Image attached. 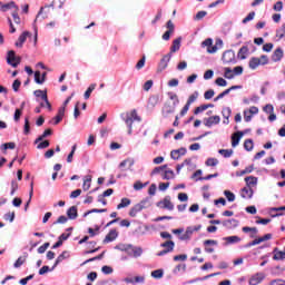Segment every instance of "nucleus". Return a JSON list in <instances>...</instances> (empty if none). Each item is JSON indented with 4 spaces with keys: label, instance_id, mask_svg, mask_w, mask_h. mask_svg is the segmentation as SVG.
I'll list each match as a JSON object with an SVG mask.
<instances>
[{
    "label": "nucleus",
    "instance_id": "obj_1",
    "mask_svg": "<svg viewBox=\"0 0 285 285\" xmlns=\"http://www.w3.org/2000/svg\"><path fill=\"white\" fill-rule=\"evenodd\" d=\"M116 250H121V253H127L129 257H141L144 249L141 247H135L130 244H119L116 245Z\"/></svg>",
    "mask_w": 285,
    "mask_h": 285
},
{
    "label": "nucleus",
    "instance_id": "obj_2",
    "mask_svg": "<svg viewBox=\"0 0 285 285\" xmlns=\"http://www.w3.org/2000/svg\"><path fill=\"white\" fill-rule=\"evenodd\" d=\"M150 208V198H145L140 203L136 204L134 207L129 210V217H137L138 213H141V210Z\"/></svg>",
    "mask_w": 285,
    "mask_h": 285
},
{
    "label": "nucleus",
    "instance_id": "obj_3",
    "mask_svg": "<svg viewBox=\"0 0 285 285\" xmlns=\"http://www.w3.org/2000/svg\"><path fill=\"white\" fill-rule=\"evenodd\" d=\"M125 124L128 128V135H132V124L134 121H141V117L137 115V110H131L130 114H126V118H124Z\"/></svg>",
    "mask_w": 285,
    "mask_h": 285
},
{
    "label": "nucleus",
    "instance_id": "obj_4",
    "mask_svg": "<svg viewBox=\"0 0 285 285\" xmlns=\"http://www.w3.org/2000/svg\"><path fill=\"white\" fill-rule=\"evenodd\" d=\"M7 63L12 68H18L19 63H21V57H17L14 50L8 51Z\"/></svg>",
    "mask_w": 285,
    "mask_h": 285
},
{
    "label": "nucleus",
    "instance_id": "obj_5",
    "mask_svg": "<svg viewBox=\"0 0 285 285\" xmlns=\"http://www.w3.org/2000/svg\"><path fill=\"white\" fill-rule=\"evenodd\" d=\"M170 59H173L171 53L165 55L161 59L160 62L158 63L157 71L158 72H164L168 68V63H170Z\"/></svg>",
    "mask_w": 285,
    "mask_h": 285
},
{
    "label": "nucleus",
    "instance_id": "obj_6",
    "mask_svg": "<svg viewBox=\"0 0 285 285\" xmlns=\"http://www.w3.org/2000/svg\"><path fill=\"white\" fill-rule=\"evenodd\" d=\"M222 59L224 63H237V59L235 58V51H233L232 49L226 50L223 53Z\"/></svg>",
    "mask_w": 285,
    "mask_h": 285
},
{
    "label": "nucleus",
    "instance_id": "obj_7",
    "mask_svg": "<svg viewBox=\"0 0 285 285\" xmlns=\"http://www.w3.org/2000/svg\"><path fill=\"white\" fill-rule=\"evenodd\" d=\"M33 95L35 97H40L42 101L46 102L48 110H52V105L50 104V100H48V91L38 89L33 91Z\"/></svg>",
    "mask_w": 285,
    "mask_h": 285
},
{
    "label": "nucleus",
    "instance_id": "obj_8",
    "mask_svg": "<svg viewBox=\"0 0 285 285\" xmlns=\"http://www.w3.org/2000/svg\"><path fill=\"white\" fill-rule=\"evenodd\" d=\"M222 118L219 116H210L208 118H204V126L207 128H213V126L219 125Z\"/></svg>",
    "mask_w": 285,
    "mask_h": 285
},
{
    "label": "nucleus",
    "instance_id": "obj_9",
    "mask_svg": "<svg viewBox=\"0 0 285 285\" xmlns=\"http://www.w3.org/2000/svg\"><path fill=\"white\" fill-rule=\"evenodd\" d=\"M246 132H248V129H246L245 131H236L232 136V147L233 148H237V146H239V141H242V138L244 137V135H246Z\"/></svg>",
    "mask_w": 285,
    "mask_h": 285
},
{
    "label": "nucleus",
    "instance_id": "obj_10",
    "mask_svg": "<svg viewBox=\"0 0 285 285\" xmlns=\"http://www.w3.org/2000/svg\"><path fill=\"white\" fill-rule=\"evenodd\" d=\"M186 153H188V150L186 149V147H181L179 149H174L170 153V157L171 159H174L175 161H177L180 157H184V155H186Z\"/></svg>",
    "mask_w": 285,
    "mask_h": 285
},
{
    "label": "nucleus",
    "instance_id": "obj_11",
    "mask_svg": "<svg viewBox=\"0 0 285 285\" xmlns=\"http://www.w3.org/2000/svg\"><path fill=\"white\" fill-rule=\"evenodd\" d=\"M163 208H166L167 210H175V205L173 202H170V196H166L164 200H160L157 203V206H161Z\"/></svg>",
    "mask_w": 285,
    "mask_h": 285
},
{
    "label": "nucleus",
    "instance_id": "obj_12",
    "mask_svg": "<svg viewBox=\"0 0 285 285\" xmlns=\"http://www.w3.org/2000/svg\"><path fill=\"white\" fill-rule=\"evenodd\" d=\"M119 237V233L117 229H110L109 233L106 235L105 239L102 240V244H110V242H115Z\"/></svg>",
    "mask_w": 285,
    "mask_h": 285
},
{
    "label": "nucleus",
    "instance_id": "obj_13",
    "mask_svg": "<svg viewBox=\"0 0 285 285\" xmlns=\"http://www.w3.org/2000/svg\"><path fill=\"white\" fill-rule=\"evenodd\" d=\"M28 37H32V33L30 31H23L21 36L18 38V41L16 42L17 48H23V43H26V40Z\"/></svg>",
    "mask_w": 285,
    "mask_h": 285
},
{
    "label": "nucleus",
    "instance_id": "obj_14",
    "mask_svg": "<svg viewBox=\"0 0 285 285\" xmlns=\"http://www.w3.org/2000/svg\"><path fill=\"white\" fill-rule=\"evenodd\" d=\"M70 257V253L68 250H63L56 259L52 271H55L63 259H68Z\"/></svg>",
    "mask_w": 285,
    "mask_h": 285
},
{
    "label": "nucleus",
    "instance_id": "obj_15",
    "mask_svg": "<svg viewBox=\"0 0 285 285\" xmlns=\"http://www.w3.org/2000/svg\"><path fill=\"white\" fill-rule=\"evenodd\" d=\"M175 108H177V106L166 104L163 107V111H161L163 112V117H165V118L170 117V115H173L175 112Z\"/></svg>",
    "mask_w": 285,
    "mask_h": 285
},
{
    "label": "nucleus",
    "instance_id": "obj_16",
    "mask_svg": "<svg viewBox=\"0 0 285 285\" xmlns=\"http://www.w3.org/2000/svg\"><path fill=\"white\" fill-rule=\"evenodd\" d=\"M222 224L225 228L233 229L239 226V220L232 218V219L223 220Z\"/></svg>",
    "mask_w": 285,
    "mask_h": 285
},
{
    "label": "nucleus",
    "instance_id": "obj_17",
    "mask_svg": "<svg viewBox=\"0 0 285 285\" xmlns=\"http://www.w3.org/2000/svg\"><path fill=\"white\" fill-rule=\"evenodd\" d=\"M282 59H284V50L278 47L272 55V61L277 63V61H282Z\"/></svg>",
    "mask_w": 285,
    "mask_h": 285
},
{
    "label": "nucleus",
    "instance_id": "obj_18",
    "mask_svg": "<svg viewBox=\"0 0 285 285\" xmlns=\"http://www.w3.org/2000/svg\"><path fill=\"white\" fill-rule=\"evenodd\" d=\"M195 233V229H193L191 226L186 228V232L180 235L178 238L180 239V242H188V239H190V237H193V234Z\"/></svg>",
    "mask_w": 285,
    "mask_h": 285
},
{
    "label": "nucleus",
    "instance_id": "obj_19",
    "mask_svg": "<svg viewBox=\"0 0 285 285\" xmlns=\"http://www.w3.org/2000/svg\"><path fill=\"white\" fill-rule=\"evenodd\" d=\"M217 240L215 239H207L204 242V246H205V253H215V248L213 247H208V246H217Z\"/></svg>",
    "mask_w": 285,
    "mask_h": 285
},
{
    "label": "nucleus",
    "instance_id": "obj_20",
    "mask_svg": "<svg viewBox=\"0 0 285 285\" xmlns=\"http://www.w3.org/2000/svg\"><path fill=\"white\" fill-rule=\"evenodd\" d=\"M253 195H254V191H253V188L246 186L242 189V193H240V197H243V199H253Z\"/></svg>",
    "mask_w": 285,
    "mask_h": 285
},
{
    "label": "nucleus",
    "instance_id": "obj_21",
    "mask_svg": "<svg viewBox=\"0 0 285 285\" xmlns=\"http://www.w3.org/2000/svg\"><path fill=\"white\" fill-rule=\"evenodd\" d=\"M248 66H249L250 70H257V68H259V66H262V60L257 57H252L249 59Z\"/></svg>",
    "mask_w": 285,
    "mask_h": 285
},
{
    "label": "nucleus",
    "instance_id": "obj_22",
    "mask_svg": "<svg viewBox=\"0 0 285 285\" xmlns=\"http://www.w3.org/2000/svg\"><path fill=\"white\" fill-rule=\"evenodd\" d=\"M179 48H181V37H178L173 41V45L170 47V52L168 55H173V52L179 51Z\"/></svg>",
    "mask_w": 285,
    "mask_h": 285
},
{
    "label": "nucleus",
    "instance_id": "obj_23",
    "mask_svg": "<svg viewBox=\"0 0 285 285\" xmlns=\"http://www.w3.org/2000/svg\"><path fill=\"white\" fill-rule=\"evenodd\" d=\"M263 281H264V274L258 273V274L250 277L249 285L262 284Z\"/></svg>",
    "mask_w": 285,
    "mask_h": 285
},
{
    "label": "nucleus",
    "instance_id": "obj_24",
    "mask_svg": "<svg viewBox=\"0 0 285 285\" xmlns=\"http://www.w3.org/2000/svg\"><path fill=\"white\" fill-rule=\"evenodd\" d=\"M67 216H68V219H77V217H79V214L77 212V206H71L67 210Z\"/></svg>",
    "mask_w": 285,
    "mask_h": 285
},
{
    "label": "nucleus",
    "instance_id": "obj_25",
    "mask_svg": "<svg viewBox=\"0 0 285 285\" xmlns=\"http://www.w3.org/2000/svg\"><path fill=\"white\" fill-rule=\"evenodd\" d=\"M12 8H16L18 10L19 8L14 3V1H10L8 3L2 4L1 3V12H8V10H12Z\"/></svg>",
    "mask_w": 285,
    "mask_h": 285
},
{
    "label": "nucleus",
    "instance_id": "obj_26",
    "mask_svg": "<svg viewBox=\"0 0 285 285\" xmlns=\"http://www.w3.org/2000/svg\"><path fill=\"white\" fill-rule=\"evenodd\" d=\"M160 247L165 248V250H169V253H173V250H175V242L167 240V242L160 244Z\"/></svg>",
    "mask_w": 285,
    "mask_h": 285
},
{
    "label": "nucleus",
    "instance_id": "obj_27",
    "mask_svg": "<svg viewBox=\"0 0 285 285\" xmlns=\"http://www.w3.org/2000/svg\"><path fill=\"white\" fill-rule=\"evenodd\" d=\"M126 166H128V168H132L135 166V159L128 158L119 164V168H126Z\"/></svg>",
    "mask_w": 285,
    "mask_h": 285
},
{
    "label": "nucleus",
    "instance_id": "obj_28",
    "mask_svg": "<svg viewBox=\"0 0 285 285\" xmlns=\"http://www.w3.org/2000/svg\"><path fill=\"white\" fill-rule=\"evenodd\" d=\"M253 170H255V168L253 165H250L240 171H236V177H244V175H248L253 173Z\"/></svg>",
    "mask_w": 285,
    "mask_h": 285
},
{
    "label": "nucleus",
    "instance_id": "obj_29",
    "mask_svg": "<svg viewBox=\"0 0 285 285\" xmlns=\"http://www.w3.org/2000/svg\"><path fill=\"white\" fill-rule=\"evenodd\" d=\"M32 195H35V183L31 181L30 184V191H29V200L24 205V210H28L30 203L32 202Z\"/></svg>",
    "mask_w": 285,
    "mask_h": 285
},
{
    "label": "nucleus",
    "instance_id": "obj_30",
    "mask_svg": "<svg viewBox=\"0 0 285 285\" xmlns=\"http://www.w3.org/2000/svg\"><path fill=\"white\" fill-rule=\"evenodd\" d=\"M246 55H248V46H243L237 53L238 59L244 60L246 59Z\"/></svg>",
    "mask_w": 285,
    "mask_h": 285
},
{
    "label": "nucleus",
    "instance_id": "obj_31",
    "mask_svg": "<svg viewBox=\"0 0 285 285\" xmlns=\"http://www.w3.org/2000/svg\"><path fill=\"white\" fill-rule=\"evenodd\" d=\"M246 186L250 188V186H257V177L255 176H247L245 177Z\"/></svg>",
    "mask_w": 285,
    "mask_h": 285
},
{
    "label": "nucleus",
    "instance_id": "obj_32",
    "mask_svg": "<svg viewBox=\"0 0 285 285\" xmlns=\"http://www.w3.org/2000/svg\"><path fill=\"white\" fill-rule=\"evenodd\" d=\"M226 244H239L242 242V238L239 236H227L224 238Z\"/></svg>",
    "mask_w": 285,
    "mask_h": 285
},
{
    "label": "nucleus",
    "instance_id": "obj_33",
    "mask_svg": "<svg viewBox=\"0 0 285 285\" xmlns=\"http://www.w3.org/2000/svg\"><path fill=\"white\" fill-rule=\"evenodd\" d=\"M163 179H174L175 178V171H173V169H164L163 171Z\"/></svg>",
    "mask_w": 285,
    "mask_h": 285
},
{
    "label": "nucleus",
    "instance_id": "obj_34",
    "mask_svg": "<svg viewBox=\"0 0 285 285\" xmlns=\"http://www.w3.org/2000/svg\"><path fill=\"white\" fill-rule=\"evenodd\" d=\"M273 259H275L276 262H279V259H285V253L284 250H277V248L274 249V256Z\"/></svg>",
    "mask_w": 285,
    "mask_h": 285
},
{
    "label": "nucleus",
    "instance_id": "obj_35",
    "mask_svg": "<svg viewBox=\"0 0 285 285\" xmlns=\"http://www.w3.org/2000/svg\"><path fill=\"white\" fill-rule=\"evenodd\" d=\"M166 168H168V165H163V166H159V167H156L153 169L151 171V176L153 175H164V170H166Z\"/></svg>",
    "mask_w": 285,
    "mask_h": 285
},
{
    "label": "nucleus",
    "instance_id": "obj_36",
    "mask_svg": "<svg viewBox=\"0 0 285 285\" xmlns=\"http://www.w3.org/2000/svg\"><path fill=\"white\" fill-rule=\"evenodd\" d=\"M97 88V83H91L88 89L85 91L83 98L90 99V95H92L94 90Z\"/></svg>",
    "mask_w": 285,
    "mask_h": 285
},
{
    "label": "nucleus",
    "instance_id": "obj_37",
    "mask_svg": "<svg viewBox=\"0 0 285 285\" xmlns=\"http://www.w3.org/2000/svg\"><path fill=\"white\" fill-rule=\"evenodd\" d=\"M215 177H219V174L218 173H215V174H209V175H207V176H205V177H198V178H196L195 180L196 181H209V179H215Z\"/></svg>",
    "mask_w": 285,
    "mask_h": 285
},
{
    "label": "nucleus",
    "instance_id": "obj_38",
    "mask_svg": "<svg viewBox=\"0 0 285 285\" xmlns=\"http://www.w3.org/2000/svg\"><path fill=\"white\" fill-rule=\"evenodd\" d=\"M224 77H225V79H235V73H234L233 69H230V67H226L224 69Z\"/></svg>",
    "mask_w": 285,
    "mask_h": 285
},
{
    "label": "nucleus",
    "instance_id": "obj_39",
    "mask_svg": "<svg viewBox=\"0 0 285 285\" xmlns=\"http://www.w3.org/2000/svg\"><path fill=\"white\" fill-rule=\"evenodd\" d=\"M26 257H28V254H24V257L23 256H20L13 264V266L16 268H21V266H23V264H26Z\"/></svg>",
    "mask_w": 285,
    "mask_h": 285
},
{
    "label": "nucleus",
    "instance_id": "obj_40",
    "mask_svg": "<svg viewBox=\"0 0 285 285\" xmlns=\"http://www.w3.org/2000/svg\"><path fill=\"white\" fill-rule=\"evenodd\" d=\"M130 204L129 198H122L120 204L117 205V209L121 210V208H128V205Z\"/></svg>",
    "mask_w": 285,
    "mask_h": 285
},
{
    "label": "nucleus",
    "instance_id": "obj_41",
    "mask_svg": "<svg viewBox=\"0 0 285 285\" xmlns=\"http://www.w3.org/2000/svg\"><path fill=\"white\" fill-rule=\"evenodd\" d=\"M219 155H223L225 159H228L229 157H233V149H219Z\"/></svg>",
    "mask_w": 285,
    "mask_h": 285
},
{
    "label": "nucleus",
    "instance_id": "obj_42",
    "mask_svg": "<svg viewBox=\"0 0 285 285\" xmlns=\"http://www.w3.org/2000/svg\"><path fill=\"white\" fill-rule=\"evenodd\" d=\"M222 115L224 119H230V115H233V110L230 109V107H225L222 110Z\"/></svg>",
    "mask_w": 285,
    "mask_h": 285
},
{
    "label": "nucleus",
    "instance_id": "obj_43",
    "mask_svg": "<svg viewBox=\"0 0 285 285\" xmlns=\"http://www.w3.org/2000/svg\"><path fill=\"white\" fill-rule=\"evenodd\" d=\"M17 147V145L14 142H6L2 144L0 149L1 150H14V148Z\"/></svg>",
    "mask_w": 285,
    "mask_h": 285
},
{
    "label": "nucleus",
    "instance_id": "obj_44",
    "mask_svg": "<svg viewBox=\"0 0 285 285\" xmlns=\"http://www.w3.org/2000/svg\"><path fill=\"white\" fill-rule=\"evenodd\" d=\"M151 277L155 279H161V277H164V269H155L151 272Z\"/></svg>",
    "mask_w": 285,
    "mask_h": 285
},
{
    "label": "nucleus",
    "instance_id": "obj_45",
    "mask_svg": "<svg viewBox=\"0 0 285 285\" xmlns=\"http://www.w3.org/2000/svg\"><path fill=\"white\" fill-rule=\"evenodd\" d=\"M244 148L247 150V153H250L254 148L253 139H246L244 142Z\"/></svg>",
    "mask_w": 285,
    "mask_h": 285
},
{
    "label": "nucleus",
    "instance_id": "obj_46",
    "mask_svg": "<svg viewBox=\"0 0 285 285\" xmlns=\"http://www.w3.org/2000/svg\"><path fill=\"white\" fill-rule=\"evenodd\" d=\"M23 135H30V118H24Z\"/></svg>",
    "mask_w": 285,
    "mask_h": 285
},
{
    "label": "nucleus",
    "instance_id": "obj_47",
    "mask_svg": "<svg viewBox=\"0 0 285 285\" xmlns=\"http://www.w3.org/2000/svg\"><path fill=\"white\" fill-rule=\"evenodd\" d=\"M92 181L91 176H87V178L83 180L82 190H90V183Z\"/></svg>",
    "mask_w": 285,
    "mask_h": 285
},
{
    "label": "nucleus",
    "instance_id": "obj_48",
    "mask_svg": "<svg viewBox=\"0 0 285 285\" xmlns=\"http://www.w3.org/2000/svg\"><path fill=\"white\" fill-rule=\"evenodd\" d=\"M146 186H148V183H141V180H137L135 184H134V190H141L144 188H146Z\"/></svg>",
    "mask_w": 285,
    "mask_h": 285
},
{
    "label": "nucleus",
    "instance_id": "obj_49",
    "mask_svg": "<svg viewBox=\"0 0 285 285\" xmlns=\"http://www.w3.org/2000/svg\"><path fill=\"white\" fill-rule=\"evenodd\" d=\"M17 190H19V183H17V180L13 179L11 180V197L14 196V193H17Z\"/></svg>",
    "mask_w": 285,
    "mask_h": 285
},
{
    "label": "nucleus",
    "instance_id": "obj_50",
    "mask_svg": "<svg viewBox=\"0 0 285 285\" xmlns=\"http://www.w3.org/2000/svg\"><path fill=\"white\" fill-rule=\"evenodd\" d=\"M197 97H199V92L195 91L194 94H191L187 100V104L190 106L191 104H195V101H197Z\"/></svg>",
    "mask_w": 285,
    "mask_h": 285
},
{
    "label": "nucleus",
    "instance_id": "obj_51",
    "mask_svg": "<svg viewBox=\"0 0 285 285\" xmlns=\"http://www.w3.org/2000/svg\"><path fill=\"white\" fill-rule=\"evenodd\" d=\"M215 83L216 86H220V88H226V86H228V81H226L224 78H217Z\"/></svg>",
    "mask_w": 285,
    "mask_h": 285
},
{
    "label": "nucleus",
    "instance_id": "obj_52",
    "mask_svg": "<svg viewBox=\"0 0 285 285\" xmlns=\"http://www.w3.org/2000/svg\"><path fill=\"white\" fill-rule=\"evenodd\" d=\"M169 99L174 101L173 106H178L179 105V98L177 97V94L168 92Z\"/></svg>",
    "mask_w": 285,
    "mask_h": 285
},
{
    "label": "nucleus",
    "instance_id": "obj_53",
    "mask_svg": "<svg viewBox=\"0 0 285 285\" xmlns=\"http://www.w3.org/2000/svg\"><path fill=\"white\" fill-rule=\"evenodd\" d=\"M255 19V11L249 12L246 18L243 19L242 23L246 24L248 21H253Z\"/></svg>",
    "mask_w": 285,
    "mask_h": 285
},
{
    "label": "nucleus",
    "instance_id": "obj_54",
    "mask_svg": "<svg viewBox=\"0 0 285 285\" xmlns=\"http://www.w3.org/2000/svg\"><path fill=\"white\" fill-rule=\"evenodd\" d=\"M179 271H184V273H186V264H178L174 271H173V274L174 275H177V273H179Z\"/></svg>",
    "mask_w": 285,
    "mask_h": 285
},
{
    "label": "nucleus",
    "instance_id": "obj_55",
    "mask_svg": "<svg viewBox=\"0 0 285 285\" xmlns=\"http://www.w3.org/2000/svg\"><path fill=\"white\" fill-rule=\"evenodd\" d=\"M146 66V56H142V58L136 63V70H141Z\"/></svg>",
    "mask_w": 285,
    "mask_h": 285
},
{
    "label": "nucleus",
    "instance_id": "obj_56",
    "mask_svg": "<svg viewBox=\"0 0 285 285\" xmlns=\"http://www.w3.org/2000/svg\"><path fill=\"white\" fill-rule=\"evenodd\" d=\"M276 37H278V39H284V37H285V24H283L282 28L276 30Z\"/></svg>",
    "mask_w": 285,
    "mask_h": 285
},
{
    "label": "nucleus",
    "instance_id": "obj_57",
    "mask_svg": "<svg viewBox=\"0 0 285 285\" xmlns=\"http://www.w3.org/2000/svg\"><path fill=\"white\" fill-rule=\"evenodd\" d=\"M55 269H52V267L50 268V266L45 265L39 269V275H46V273H50Z\"/></svg>",
    "mask_w": 285,
    "mask_h": 285
},
{
    "label": "nucleus",
    "instance_id": "obj_58",
    "mask_svg": "<svg viewBox=\"0 0 285 285\" xmlns=\"http://www.w3.org/2000/svg\"><path fill=\"white\" fill-rule=\"evenodd\" d=\"M224 195L228 202H235V194H233L230 190H225Z\"/></svg>",
    "mask_w": 285,
    "mask_h": 285
},
{
    "label": "nucleus",
    "instance_id": "obj_59",
    "mask_svg": "<svg viewBox=\"0 0 285 285\" xmlns=\"http://www.w3.org/2000/svg\"><path fill=\"white\" fill-rule=\"evenodd\" d=\"M35 81H36V83H39V85L43 83V78H41V71L35 72Z\"/></svg>",
    "mask_w": 285,
    "mask_h": 285
},
{
    "label": "nucleus",
    "instance_id": "obj_60",
    "mask_svg": "<svg viewBox=\"0 0 285 285\" xmlns=\"http://www.w3.org/2000/svg\"><path fill=\"white\" fill-rule=\"evenodd\" d=\"M205 110H208V107L206 105H200L194 110V115H199L204 112Z\"/></svg>",
    "mask_w": 285,
    "mask_h": 285
},
{
    "label": "nucleus",
    "instance_id": "obj_61",
    "mask_svg": "<svg viewBox=\"0 0 285 285\" xmlns=\"http://www.w3.org/2000/svg\"><path fill=\"white\" fill-rule=\"evenodd\" d=\"M23 115V111L21 109H16L13 115V120L17 122L21 119V116Z\"/></svg>",
    "mask_w": 285,
    "mask_h": 285
},
{
    "label": "nucleus",
    "instance_id": "obj_62",
    "mask_svg": "<svg viewBox=\"0 0 285 285\" xmlns=\"http://www.w3.org/2000/svg\"><path fill=\"white\" fill-rule=\"evenodd\" d=\"M205 164L206 166H217V164H219V160H217V158H208Z\"/></svg>",
    "mask_w": 285,
    "mask_h": 285
},
{
    "label": "nucleus",
    "instance_id": "obj_63",
    "mask_svg": "<svg viewBox=\"0 0 285 285\" xmlns=\"http://www.w3.org/2000/svg\"><path fill=\"white\" fill-rule=\"evenodd\" d=\"M212 97H215V90L213 89H209L204 94V98L207 100L210 99Z\"/></svg>",
    "mask_w": 285,
    "mask_h": 285
},
{
    "label": "nucleus",
    "instance_id": "obj_64",
    "mask_svg": "<svg viewBox=\"0 0 285 285\" xmlns=\"http://www.w3.org/2000/svg\"><path fill=\"white\" fill-rule=\"evenodd\" d=\"M268 285H285V281H283V279H274Z\"/></svg>",
    "mask_w": 285,
    "mask_h": 285
}]
</instances>
